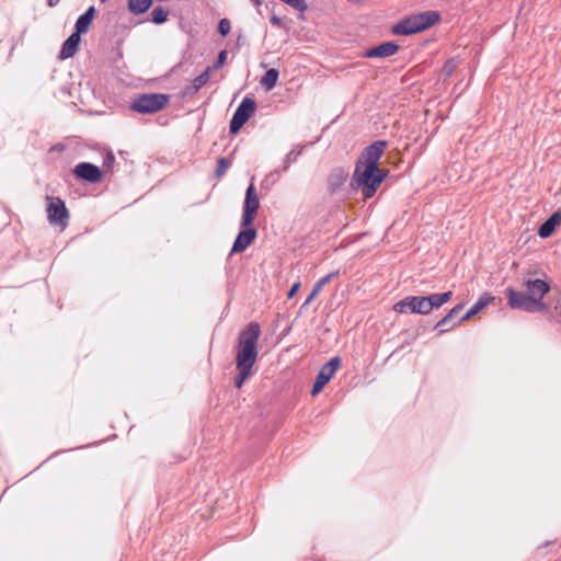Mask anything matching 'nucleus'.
I'll return each mask as SVG.
<instances>
[{
  "label": "nucleus",
  "mask_w": 561,
  "mask_h": 561,
  "mask_svg": "<svg viewBox=\"0 0 561 561\" xmlns=\"http://www.w3.org/2000/svg\"><path fill=\"white\" fill-rule=\"evenodd\" d=\"M393 310L398 313L428 314L424 296H408L394 304Z\"/></svg>",
  "instance_id": "9"
},
{
  "label": "nucleus",
  "mask_w": 561,
  "mask_h": 561,
  "mask_svg": "<svg viewBox=\"0 0 561 561\" xmlns=\"http://www.w3.org/2000/svg\"><path fill=\"white\" fill-rule=\"evenodd\" d=\"M340 366L341 359L339 357H333L320 368V371L318 373L316 381L312 386V396L319 393L322 390V388L330 381Z\"/></svg>",
  "instance_id": "11"
},
{
  "label": "nucleus",
  "mask_w": 561,
  "mask_h": 561,
  "mask_svg": "<svg viewBox=\"0 0 561 561\" xmlns=\"http://www.w3.org/2000/svg\"><path fill=\"white\" fill-rule=\"evenodd\" d=\"M399 50V45L394 42H386L370 49H367L363 56L366 58H386L393 56Z\"/></svg>",
  "instance_id": "14"
},
{
  "label": "nucleus",
  "mask_w": 561,
  "mask_h": 561,
  "mask_svg": "<svg viewBox=\"0 0 561 561\" xmlns=\"http://www.w3.org/2000/svg\"><path fill=\"white\" fill-rule=\"evenodd\" d=\"M436 11H424L403 18L391 27V33L398 36H407L423 32L439 21Z\"/></svg>",
  "instance_id": "2"
},
{
  "label": "nucleus",
  "mask_w": 561,
  "mask_h": 561,
  "mask_svg": "<svg viewBox=\"0 0 561 561\" xmlns=\"http://www.w3.org/2000/svg\"><path fill=\"white\" fill-rule=\"evenodd\" d=\"M462 307L463 306L461 304L455 306L444 318H442L437 322L435 328L439 329L440 333H444V332L450 330L451 328H454L456 325V323H453V324H449V323L460 312Z\"/></svg>",
  "instance_id": "21"
},
{
  "label": "nucleus",
  "mask_w": 561,
  "mask_h": 561,
  "mask_svg": "<svg viewBox=\"0 0 561 561\" xmlns=\"http://www.w3.org/2000/svg\"><path fill=\"white\" fill-rule=\"evenodd\" d=\"M58 2H59V0H47V4L49 7H55V5H57Z\"/></svg>",
  "instance_id": "38"
},
{
  "label": "nucleus",
  "mask_w": 561,
  "mask_h": 561,
  "mask_svg": "<svg viewBox=\"0 0 561 561\" xmlns=\"http://www.w3.org/2000/svg\"><path fill=\"white\" fill-rule=\"evenodd\" d=\"M506 296L508 300V305L513 309H520L527 312H535L538 310H542L545 305L539 299L530 297L520 291H516L513 288L506 289Z\"/></svg>",
  "instance_id": "5"
},
{
  "label": "nucleus",
  "mask_w": 561,
  "mask_h": 561,
  "mask_svg": "<svg viewBox=\"0 0 561 561\" xmlns=\"http://www.w3.org/2000/svg\"><path fill=\"white\" fill-rule=\"evenodd\" d=\"M386 176L381 169L356 164L352 176V186L362 192L365 198H371Z\"/></svg>",
  "instance_id": "3"
},
{
  "label": "nucleus",
  "mask_w": 561,
  "mask_h": 561,
  "mask_svg": "<svg viewBox=\"0 0 561 561\" xmlns=\"http://www.w3.org/2000/svg\"><path fill=\"white\" fill-rule=\"evenodd\" d=\"M282 2H285L286 4L290 5L295 10L299 12H305L308 8L305 0H280Z\"/></svg>",
  "instance_id": "29"
},
{
  "label": "nucleus",
  "mask_w": 561,
  "mask_h": 561,
  "mask_svg": "<svg viewBox=\"0 0 561 561\" xmlns=\"http://www.w3.org/2000/svg\"><path fill=\"white\" fill-rule=\"evenodd\" d=\"M151 4L152 0H128V10L138 15L145 13Z\"/></svg>",
  "instance_id": "24"
},
{
  "label": "nucleus",
  "mask_w": 561,
  "mask_h": 561,
  "mask_svg": "<svg viewBox=\"0 0 561 561\" xmlns=\"http://www.w3.org/2000/svg\"><path fill=\"white\" fill-rule=\"evenodd\" d=\"M91 23L92 22L87 20L83 15H80L76 22V32L80 35L87 33Z\"/></svg>",
  "instance_id": "27"
},
{
  "label": "nucleus",
  "mask_w": 561,
  "mask_h": 561,
  "mask_svg": "<svg viewBox=\"0 0 561 561\" xmlns=\"http://www.w3.org/2000/svg\"><path fill=\"white\" fill-rule=\"evenodd\" d=\"M339 275V272H332V273H329L328 275L323 276L322 278H320L313 286L311 293L309 294V296L307 297V299L305 300L302 307H306L308 306L318 295L319 293L322 290V288L331 280L333 279L335 276Z\"/></svg>",
  "instance_id": "20"
},
{
  "label": "nucleus",
  "mask_w": 561,
  "mask_h": 561,
  "mask_svg": "<svg viewBox=\"0 0 561 561\" xmlns=\"http://www.w3.org/2000/svg\"><path fill=\"white\" fill-rule=\"evenodd\" d=\"M386 147L387 142L383 140L374 141L364 149L356 164L379 169L378 161L380 160Z\"/></svg>",
  "instance_id": "10"
},
{
  "label": "nucleus",
  "mask_w": 561,
  "mask_h": 561,
  "mask_svg": "<svg viewBox=\"0 0 561 561\" xmlns=\"http://www.w3.org/2000/svg\"><path fill=\"white\" fill-rule=\"evenodd\" d=\"M270 21L273 25H276V26H280V24H282V19L276 15L271 16Z\"/></svg>",
  "instance_id": "36"
},
{
  "label": "nucleus",
  "mask_w": 561,
  "mask_h": 561,
  "mask_svg": "<svg viewBox=\"0 0 561 561\" xmlns=\"http://www.w3.org/2000/svg\"><path fill=\"white\" fill-rule=\"evenodd\" d=\"M169 102V96L163 93L141 94L131 103V108L138 113L152 114L162 110Z\"/></svg>",
  "instance_id": "4"
},
{
  "label": "nucleus",
  "mask_w": 561,
  "mask_h": 561,
  "mask_svg": "<svg viewBox=\"0 0 561 561\" xmlns=\"http://www.w3.org/2000/svg\"><path fill=\"white\" fill-rule=\"evenodd\" d=\"M304 147L297 146L295 149H293L290 152L286 154V157L283 160L282 168L275 170V173L279 175L280 172L286 171L291 163H294L297 158L301 154Z\"/></svg>",
  "instance_id": "23"
},
{
  "label": "nucleus",
  "mask_w": 561,
  "mask_h": 561,
  "mask_svg": "<svg viewBox=\"0 0 561 561\" xmlns=\"http://www.w3.org/2000/svg\"><path fill=\"white\" fill-rule=\"evenodd\" d=\"M525 287L529 296L539 299V301H541L543 296L549 291V285L541 279H528L525 282Z\"/></svg>",
  "instance_id": "16"
},
{
  "label": "nucleus",
  "mask_w": 561,
  "mask_h": 561,
  "mask_svg": "<svg viewBox=\"0 0 561 561\" xmlns=\"http://www.w3.org/2000/svg\"><path fill=\"white\" fill-rule=\"evenodd\" d=\"M260 207V201L255 192L254 184L251 183L247 191L242 208L241 227H249L255 219L257 209Z\"/></svg>",
  "instance_id": "8"
},
{
  "label": "nucleus",
  "mask_w": 561,
  "mask_h": 561,
  "mask_svg": "<svg viewBox=\"0 0 561 561\" xmlns=\"http://www.w3.org/2000/svg\"><path fill=\"white\" fill-rule=\"evenodd\" d=\"M231 30V25H230V22L227 20V19H221L218 23V32L222 35V36H226L229 34Z\"/></svg>",
  "instance_id": "31"
},
{
  "label": "nucleus",
  "mask_w": 561,
  "mask_h": 561,
  "mask_svg": "<svg viewBox=\"0 0 561 561\" xmlns=\"http://www.w3.org/2000/svg\"><path fill=\"white\" fill-rule=\"evenodd\" d=\"M211 72V67H207L199 76H197L193 80V90L197 92L201 90L208 81Z\"/></svg>",
  "instance_id": "25"
},
{
  "label": "nucleus",
  "mask_w": 561,
  "mask_h": 561,
  "mask_svg": "<svg viewBox=\"0 0 561 561\" xmlns=\"http://www.w3.org/2000/svg\"><path fill=\"white\" fill-rule=\"evenodd\" d=\"M47 218L51 225H58L61 228L67 226L69 213L65 202L59 197L47 196Z\"/></svg>",
  "instance_id": "6"
},
{
  "label": "nucleus",
  "mask_w": 561,
  "mask_h": 561,
  "mask_svg": "<svg viewBox=\"0 0 561 561\" xmlns=\"http://www.w3.org/2000/svg\"><path fill=\"white\" fill-rule=\"evenodd\" d=\"M250 1L256 8H260L263 4V0H250Z\"/></svg>",
  "instance_id": "37"
},
{
  "label": "nucleus",
  "mask_w": 561,
  "mask_h": 561,
  "mask_svg": "<svg viewBox=\"0 0 561 561\" xmlns=\"http://www.w3.org/2000/svg\"><path fill=\"white\" fill-rule=\"evenodd\" d=\"M494 300V297L489 293L482 294L479 299L470 307V309L460 318L458 323L469 320L473 316L481 312L486 306H489Z\"/></svg>",
  "instance_id": "15"
},
{
  "label": "nucleus",
  "mask_w": 561,
  "mask_h": 561,
  "mask_svg": "<svg viewBox=\"0 0 561 561\" xmlns=\"http://www.w3.org/2000/svg\"><path fill=\"white\" fill-rule=\"evenodd\" d=\"M81 41V35L77 32H73L62 44V47L60 49V58L61 59H68L72 57L78 48Z\"/></svg>",
  "instance_id": "17"
},
{
  "label": "nucleus",
  "mask_w": 561,
  "mask_h": 561,
  "mask_svg": "<svg viewBox=\"0 0 561 561\" xmlns=\"http://www.w3.org/2000/svg\"><path fill=\"white\" fill-rule=\"evenodd\" d=\"M94 14H95V9L94 7H90L82 15L92 22L93 18H94Z\"/></svg>",
  "instance_id": "34"
},
{
  "label": "nucleus",
  "mask_w": 561,
  "mask_h": 561,
  "mask_svg": "<svg viewBox=\"0 0 561 561\" xmlns=\"http://www.w3.org/2000/svg\"><path fill=\"white\" fill-rule=\"evenodd\" d=\"M115 162V157L113 156L112 152H108L105 157H104V161H103V164L104 167H106L107 169L111 168Z\"/></svg>",
  "instance_id": "32"
},
{
  "label": "nucleus",
  "mask_w": 561,
  "mask_h": 561,
  "mask_svg": "<svg viewBox=\"0 0 561 561\" xmlns=\"http://www.w3.org/2000/svg\"><path fill=\"white\" fill-rule=\"evenodd\" d=\"M451 296H453L451 291H446V293H440V294H432L430 296H424L426 305H427L428 313L434 308H439L440 306H443L444 304L449 301Z\"/></svg>",
  "instance_id": "19"
},
{
  "label": "nucleus",
  "mask_w": 561,
  "mask_h": 561,
  "mask_svg": "<svg viewBox=\"0 0 561 561\" xmlns=\"http://www.w3.org/2000/svg\"><path fill=\"white\" fill-rule=\"evenodd\" d=\"M100 1L104 3V2H106L107 0H100Z\"/></svg>",
  "instance_id": "40"
},
{
  "label": "nucleus",
  "mask_w": 561,
  "mask_h": 561,
  "mask_svg": "<svg viewBox=\"0 0 561 561\" xmlns=\"http://www.w3.org/2000/svg\"><path fill=\"white\" fill-rule=\"evenodd\" d=\"M231 165V162L227 158H219L217 161L216 175L221 176Z\"/></svg>",
  "instance_id": "28"
},
{
  "label": "nucleus",
  "mask_w": 561,
  "mask_h": 561,
  "mask_svg": "<svg viewBox=\"0 0 561 561\" xmlns=\"http://www.w3.org/2000/svg\"><path fill=\"white\" fill-rule=\"evenodd\" d=\"M168 15L169 12L165 9H163L162 7H156L150 13V20L154 24H162L168 20Z\"/></svg>",
  "instance_id": "26"
},
{
  "label": "nucleus",
  "mask_w": 561,
  "mask_h": 561,
  "mask_svg": "<svg viewBox=\"0 0 561 561\" xmlns=\"http://www.w3.org/2000/svg\"><path fill=\"white\" fill-rule=\"evenodd\" d=\"M73 174L76 178L88 181L90 183H98L102 179V172L99 167L90 162H81L75 167Z\"/></svg>",
  "instance_id": "12"
},
{
  "label": "nucleus",
  "mask_w": 561,
  "mask_h": 561,
  "mask_svg": "<svg viewBox=\"0 0 561 561\" xmlns=\"http://www.w3.org/2000/svg\"><path fill=\"white\" fill-rule=\"evenodd\" d=\"M261 335V327L257 322H251L238 336L236 352V367L238 376L234 379L236 388H241L251 376L252 367L257 358V342Z\"/></svg>",
  "instance_id": "1"
},
{
  "label": "nucleus",
  "mask_w": 561,
  "mask_h": 561,
  "mask_svg": "<svg viewBox=\"0 0 561 561\" xmlns=\"http://www.w3.org/2000/svg\"><path fill=\"white\" fill-rule=\"evenodd\" d=\"M256 104L255 101L251 98H244L239 106L237 107L231 121H230V131L236 134L240 130V128L249 121V118L255 112Z\"/></svg>",
  "instance_id": "7"
},
{
  "label": "nucleus",
  "mask_w": 561,
  "mask_h": 561,
  "mask_svg": "<svg viewBox=\"0 0 561 561\" xmlns=\"http://www.w3.org/2000/svg\"><path fill=\"white\" fill-rule=\"evenodd\" d=\"M94 14H95V9L94 7H90L82 15L92 22L93 18H94Z\"/></svg>",
  "instance_id": "33"
},
{
  "label": "nucleus",
  "mask_w": 561,
  "mask_h": 561,
  "mask_svg": "<svg viewBox=\"0 0 561 561\" xmlns=\"http://www.w3.org/2000/svg\"><path fill=\"white\" fill-rule=\"evenodd\" d=\"M226 60H227V51L226 50H221L218 54L216 62L213 66H210L211 67V71L213 70H218L219 68H221L226 64Z\"/></svg>",
  "instance_id": "30"
},
{
  "label": "nucleus",
  "mask_w": 561,
  "mask_h": 561,
  "mask_svg": "<svg viewBox=\"0 0 561 561\" xmlns=\"http://www.w3.org/2000/svg\"><path fill=\"white\" fill-rule=\"evenodd\" d=\"M299 287H300V283H295V284L291 286V288L289 289V291H288V294H287V297H288L289 299H290V298H293V297L296 295V293L298 291Z\"/></svg>",
  "instance_id": "35"
},
{
  "label": "nucleus",
  "mask_w": 561,
  "mask_h": 561,
  "mask_svg": "<svg viewBox=\"0 0 561 561\" xmlns=\"http://www.w3.org/2000/svg\"><path fill=\"white\" fill-rule=\"evenodd\" d=\"M245 229L241 230L231 249V253H241L243 252L256 238V229L253 227H244Z\"/></svg>",
  "instance_id": "13"
},
{
  "label": "nucleus",
  "mask_w": 561,
  "mask_h": 561,
  "mask_svg": "<svg viewBox=\"0 0 561 561\" xmlns=\"http://www.w3.org/2000/svg\"><path fill=\"white\" fill-rule=\"evenodd\" d=\"M279 77V72L277 69L271 68L268 69L265 75L261 78V85L266 90L271 91L276 87L277 80Z\"/></svg>",
  "instance_id": "22"
},
{
  "label": "nucleus",
  "mask_w": 561,
  "mask_h": 561,
  "mask_svg": "<svg viewBox=\"0 0 561 561\" xmlns=\"http://www.w3.org/2000/svg\"><path fill=\"white\" fill-rule=\"evenodd\" d=\"M561 222V215L559 213H554L552 216H550L540 227L538 230V234L541 238H548L550 237L556 227Z\"/></svg>",
  "instance_id": "18"
},
{
  "label": "nucleus",
  "mask_w": 561,
  "mask_h": 561,
  "mask_svg": "<svg viewBox=\"0 0 561 561\" xmlns=\"http://www.w3.org/2000/svg\"><path fill=\"white\" fill-rule=\"evenodd\" d=\"M453 68H454V66H451L450 68H447V71H446V73H447L448 76H449V75L451 73V71H453Z\"/></svg>",
  "instance_id": "39"
}]
</instances>
